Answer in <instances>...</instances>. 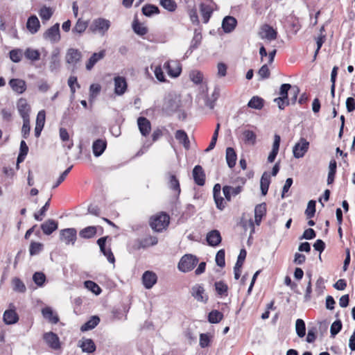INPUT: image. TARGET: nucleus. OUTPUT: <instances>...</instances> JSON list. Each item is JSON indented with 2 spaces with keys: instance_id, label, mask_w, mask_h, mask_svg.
<instances>
[{
  "instance_id": "obj_6",
  "label": "nucleus",
  "mask_w": 355,
  "mask_h": 355,
  "mask_svg": "<svg viewBox=\"0 0 355 355\" xmlns=\"http://www.w3.org/2000/svg\"><path fill=\"white\" fill-rule=\"evenodd\" d=\"M309 147V142L304 138H300V141L293 148L294 157L297 159L303 157L308 151Z\"/></svg>"
},
{
  "instance_id": "obj_1",
  "label": "nucleus",
  "mask_w": 355,
  "mask_h": 355,
  "mask_svg": "<svg viewBox=\"0 0 355 355\" xmlns=\"http://www.w3.org/2000/svg\"><path fill=\"white\" fill-rule=\"evenodd\" d=\"M180 98L175 94H168L164 98L162 110L168 115L177 112L180 107Z\"/></svg>"
},
{
  "instance_id": "obj_23",
  "label": "nucleus",
  "mask_w": 355,
  "mask_h": 355,
  "mask_svg": "<svg viewBox=\"0 0 355 355\" xmlns=\"http://www.w3.org/2000/svg\"><path fill=\"white\" fill-rule=\"evenodd\" d=\"M26 28L32 34H35L39 31L40 23L35 15H32L28 19Z\"/></svg>"
},
{
  "instance_id": "obj_49",
  "label": "nucleus",
  "mask_w": 355,
  "mask_h": 355,
  "mask_svg": "<svg viewBox=\"0 0 355 355\" xmlns=\"http://www.w3.org/2000/svg\"><path fill=\"white\" fill-rule=\"evenodd\" d=\"M85 286L88 290L91 291L96 295H99L101 293V288L100 286L96 284L95 282L88 280L85 282Z\"/></svg>"
},
{
  "instance_id": "obj_36",
  "label": "nucleus",
  "mask_w": 355,
  "mask_h": 355,
  "mask_svg": "<svg viewBox=\"0 0 355 355\" xmlns=\"http://www.w3.org/2000/svg\"><path fill=\"white\" fill-rule=\"evenodd\" d=\"M226 160L230 168H233L236 164V154L233 148L228 147L226 149Z\"/></svg>"
},
{
  "instance_id": "obj_59",
  "label": "nucleus",
  "mask_w": 355,
  "mask_h": 355,
  "mask_svg": "<svg viewBox=\"0 0 355 355\" xmlns=\"http://www.w3.org/2000/svg\"><path fill=\"white\" fill-rule=\"evenodd\" d=\"M50 198L48 200V201L45 203V205L40 209L38 214H34V218L35 220L38 221H41L42 220V218L41 216H43L45 215L46 211L48 210L50 205Z\"/></svg>"
},
{
  "instance_id": "obj_27",
  "label": "nucleus",
  "mask_w": 355,
  "mask_h": 355,
  "mask_svg": "<svg viewBox=\"0 0 355 355\" xmlns=\"http://www.w3.org/2000/svg\"><path fill=\"white\" fill-rule=\"evenodd\" d=\"M105 50H102L98 53H93L92 56L89 58L88 62L86 63V69L89 71L91 70L95 65V64L100 60L103 59L105 57Z\"/></svg>"
},
{
  "instance_id": "obj_8",
  "label": "nucleus",
  "mask_w": 355,
  "mask_h": 355,
  "mask_svg": "<svg viewBox=\"0 0 355 355\" xmlns=\"http://www.w3.org/2000/svg\"><path fill=\"white\" fill-rule=\"evenodd\" d=\"M191 295L198 302L207 303L208 301V295L205 293V290L202 284H196L191 289Z\"/></svg>"
},
{
  "instance_id": "obj_35",
  "label": "nucleus",
  "mask_w": 355,
  "mask_h": 355,
  "mask_svg": "<svg viewBox=\"0 0 355 355\" xmlns=\"http://www.w3.org/2000/svg\"><path fill=\"white\" fill-rule=\"evenodd\" d=\"M99 322L100 318L96 315H94L91 317V318L87 322L82 325L80 330L82 331L91 330L96 327L98 324Z\"/></svg>"
},
{
  "instance_id": "obj_33",
  "label": "nucleus",
  "mask_w": 355,
  "mask_h": 355,
  "mask_svg": "<svg viewBox=\"0 0 355 355\" xmlns=\"http://www.w3.org/2000/svg\"><path fill=\"white\" fill-rule=\"evenodd\" d=\"M270 183V176L267 172H264L261 176L260 187L262 195H266Z\"/></svg>"
},
{
  "instance_id": "obj_18",
  "label": "nucleus",
  "mask_w": 355,
  "mask_h": 355,
  "mask_svg": "<svg viewBox=\"0 0 355 355\" xmlns=\"http://www.w3.org/2000/svg\"><path fill=\"white\" fill-rule=\"evenodd\" d=\"M137 124L141 134L144 137L148 136L151 130L150 121L145 117L140 116L137 119Z\"/></svg>"
},
{
  "instance_id": "obj_39",
  "label": "nucleus",
  "mask_w": 355,
  "mask_h": 355,
  "mask_svg": "<svg viewBox=\"0 0 355 355\" xmlns=\"http://www.w3.org/2000/svg\"><path fill=\"white\" fill-rule=\"evenodd\" d=\"M264 101L259 96H253L248 103L249 107L261 110L263 107Z\"/></svg>"
},
{
  "instance_id": "obj_7",
  "label": "nucleus",
  "mask_w": 355,
  "mask_h": 355,
  "mask_svg": "<svg viewBox=\"0 0 355 355\" xmlns=\"http://www.w3.org/2000/svg\"><path fill=\"white\" fill-rule=\"evenodd\" d=\"M77 231L75 228H67L62 230L60 233V239L66 245H73L76 240Z\"/></svg>"
},
{
  "instance_id": "obj_48",
  "label": "nucleus",
  "mask_w": 355,
  "mask_h": 355,
  "mask_svg": "<svg viewBox=\"0 0 355 355\" xmlns=\"http://www.w3.org/2000/svg\"><path fill=\"white\" fill-rule=\"evenodd\" d=\"M53 10L49 7L43 6L39 12V15L42 20L48 21L51 19L53 15Z\"/></svg>"
},
{
  "instance_id": "obj_26",
  "label": "nucleus",
  "mask_w": 355,
  "mask_h": 355,
  "mask_svg": "<svg viewBox=\"0 0 355 355\" xmlns=\"http://www.w3.org/2000/svg\"><path fill=\"white\" fill-rule=\"evenodd\" d=\"M41 229L44 234L50 235L58 229V222L53 219H49L41 225Z\"/></svg>"
},
{
  "instance_id": "obj_57",
  "label": "nucleus",
  "mask_w": 355,
  "mask_h": 355,
  "mask_svg": "<svg viewBox=\"0 0 355 355\" xmlns=\"http://www.w3.org/2000/svg\"><path fill=\"white\" fill-rule=\"evenodd\" d=\"M33 279L37 286H42L46 280V276L42 272H36L33 276Z\"/></svg>"
},
{
  "instance_id": "obj_31",
  "label": "nucleus",
  "mask_w": 355,
  "mask_h": 355,
  "mask_svg": "<svg viewBox=\"0 0 355 355\" xmlns=\"http://www.w3.org/2000/svg\"><path fill=\"white\" fill-rule=\"evenodd\" d=\"M42 313L44 318L47 319L53 324H56L59 321L58 316L57 315H54L53 310L50 307H45L42 309Z\"/></svg>"
},
{
  "instance_id": "obj_51",
  "label": "nucleus",
  "mask_w": 355,
  "mask_h": 355,
  "mask_svg": "<svg viewBox=\"0 0 355 355\" xmlns=\"http://www.w3.org/2000/svg\"><path fill=\"white\" fill-rule=\"evenodd\" d=\"M23 53L21 49H16L10 51V58L14 62H19L21 60Z\"/></svg>"
},
{
  "instance_id": "obj_10",
  "label": "nucleus",
  "mask_w": 355,
  "mask_h": 355,
  "mask_svg": "<svg viewBox=\"0 0 355 355\" xmlns=\"http://www.w3.org/2000/svg\"><path fill=\"white\" fill-rule=\"evenodd\" d=\"M17 110L23 119H28L31 107L25 98H21L17 103Z\"/></svg>"
},
{
  "instance_id": "obj_9",
  "label": "nucleus",
  "mask_w": 355,
  "mask_h": 355,
  "mask_svg": "<svg viewBox=\"0 0 355 355\" xmlns=\"http://www.w3.org/2000/svg\"><path fill=\"white\" fill-rule=\"evenodd\" d=\"M43 37L52 43H56L60 40V24L56 23L48 28L43 35Z\"/></svg>"
},
{
  "instance_id": "obj_5",
  "label": "nucleus",
  "mask_w": 355,
  "mask_h": 355,
  "mask_svg": "<svg viewBox=\"0 0 355 355\" xmlns=\"http://www.w3.org/2000/svg\"><path fill=\"white\" fill-rule=\"evenodd\" d=\"M82 59V53L76 49L70 48L67 51L65 61L67 64L72 66L73 71L76 68V64Z\"/></svg>"
},
{
  "instance_id": "obj_64",
  "label": "nucleus",
  "mask_w": 355,
  "mask_h": 355,
  "mask_svg": "<svg viewBox=\"0 0 355 355\" xmlns=\"http://www.w3.org/2000/svg\"><path fill=\"white\" fill-rule=\"evenodd\" d=\"M214 201L216 205V207L220 210H223L225 207V203L224 202V199L221 196V194L214 196Z\"/></svg>"
},
{
  "instance_id": "obj_56",
  "label": "nucleus",
  "mask_w": 355,
  "mask_h": 355,
  "mask_svg": "<svg viewBox=\"0 0 355 355\" xmlns=\"http://www.w3.org/2000/svg\"><path fill=\"white\" fill-rule=\"evenodd\" d=\"M292 89V87L290 84H288V83H284V84H282L280 87V89H279V97L280 98H285L286 100H289L288 99V91L291 89V90Z\"/></svg>"
},
{
  "instance_id": "obj_3",
  "label": "nucleus",
  "mask_w": 355,
  "mask_h": 355,
  "mask_svg": "<svg viewBox=\"0 0 355 355\" xmlns=\"http://www.w3.org/2000/svg\"><path fill=\"white\" fill-rule=\"evenodd\" d=\"M198 262V259L196 256L185 254L181 258L178 263V269L183 272L191 271L197 265Z\"/></svg>"
},
{
  "instance_id": "obj_42",
  "label": "nucleus",
  "mask_w": 355,
  "mask_h": 355,
  "mask_svg": "<svg viewBox=\"0 0 355 355\" xmlns=\"http://www.w3.org/2000/svg\"><path fill=\"white\" fill-rule=\"evenodd\" d=\"M24 55L27 59L31 61H37L40 58V52L37 50H35L31 48L26 49Z\"/></svg>"
},
{
  "instance_id": "obj_46",
  "label": "nucleus",
  "mask_w": 355,
  "mask_h": 355,
  "mask_svg": "<svg viewBox=\"0 0 355 355\" xmlns=\"http://www.w3.org/2000/svg\"><path fill=\"white\" fill-rule=\"evenodd\" d=\"M169 187L175 191L178 194L180 193V183L175 175L170 174L169 176V182H168Z\"/></svg>"
},
{
  "instance_id": "obj_47",
  "label": "nucleus",
  "mask_w": 355,
  "mask_h": 355,
  "mask_svg": "<svg viewBox=\"0 0 355 355\" xmlns=\"http://www.w3.org/2000/svg\"><path fill=\"white\" fill-rule=\"evenodd\" d=\"M142 12L144 15L150 17L153 14L159 13V8L154 5H146L142 8Z\"/></svg>"
},
{
  "instance_id": "obj_30",
  "label": "nucleus",
  "mask_w": 355,
  "mask_h": 355,
  "mask_svg": "<svg viewBox=\"0 0 355 355\" xmlns=\"http://www.w3.org/2000/svg\"><path fill=\"white\" fill-rule=\"evenodd\" d=\"M106 148V141L103 139H97L92 146L93 153L96 157H98L104 152Z\"/></svg>"
},
{
  "instance_id": "obj_13",
  "label": "nucleus",
  "mask_w": 355,
  "mask_h": 355,
  "mask_svg": "<svg viewBox=\"0 0 355 355\" xmlns=\"http://www.w3.org/2000/svg\"><path fill=\"white\" fill-rule=\"evenodd\" d=\"M114 93L116 95H123L127 89V82L124 77L116 76L114 78Z\"/></svg>"
},
{
  "instance_id": "obj_15",
  "label": "nucleus",
  "mask_w": 355,
  "mask_h": 355,
  "mask_svg": "<svg viewBox=\"0 0 355 355\" xmlns=\"http://www.w3.org/2000/svg\"><path fill=\"white\" fill-rule=\"evenodd\" d=\"M193 177L194 182L199 186H203L205 183V174L202 167L200 165L196 166L193 169Z\"/></svg>"
},
{
  "instance_id": "obj_50",
  "label": "nucleus",
  "mask_w": 355,
  "mask_h": 355,
  "mask_svg": "<svg viewBox=\"0 0 355 355\" xmlns=\"http://www.w3.org/2000/svg\"><path fill=\"white\" fill-rule=\"evenodd\" d=\"M160 4L169 12L175 11L177 8V4L174 0H160Z\"/></svg>"
},
{
  "instance_id": "obj_44",
  "label": "nucleus",
  "mask_w": 355,
  "mask_h": 355,
  "mask_svg": "<svg viewBox=\"0 0 355 355\" xmlns=\"http://www.w3.org/2000/svg\"><path fill=\"white\" fill-rule=\"evenodd\" d=\"M12 285L13 287V290L16 292L24 293L26 290L24 284L20 279L17 277H15L12 279Z\"/></svg>"
},
{
  "instance_id": "obj_61",
  "label": "nucleus",
  "mask_w": 355,
  "mask_h": 355,
  "mask_svg": "<svg viewBox=\"0 0 355 355\" xmlns=\"http://www.w3.org/2000/svg\"><path fill=\"white\" fill-rule=\"evenodd\" d=\"M42 249V244L40 243L32 242L30 245V254L31 256L37 254Z\"/></svg>"
},
{
  "instance_id": "obj_41",
  "label": "nucleus",
  "mask_w": 355,
  "mask_h": 355,
  "mask_svg": "<svg viewBox=\"0 0 355 355\" xmlns=\"http://www.w3.org/2000/svg\"><path fill=\"white\" fill-rule=\"evenodd\" d=\"M215 289L217 293L220 296H227V285L223 282V281H219L215 282Z\"/></svg>"
},
{
  "instance_id": "obj_32",
  "label": "nucleus",
  "mask_w": 355,
  "mask_h": 355,
  "mask_svg": "<svg viewBox=\"0 0 355 355\" xmlns=\"http://www.w3.org/2000/svg\"><path fill=\"white\" fill-rule=\"evenodd\" d=\"M18 319V315L14 310H7L3 313V320L8 324L16 323Z\"/></svg>"
},
{
  "instance_id": "obj_38",
  "label": "nucleus",
  "mask_w": 355,
  "mask_h": 355,
  "mask_svg": "<svg viewBox=\"0 0 355 355\" xmlns=\"http://www.w3.org/2000/svg\"><path fill=\"white\" fill-rule=\"evenodd\" d=\"M158 242L156 236H148L139 241V248H146L150 246L155 245Z\"/></svg>"
},
{
  "instance_id": "obj_37",
  "label": "nucleus",
  "mask_w": 355,
  "mask_h": 355,
  "mask_svg": "<svg viewBox=\"0 0 355 355\" xmlns=\"http://www.w3.org/2000/svg\"><path fill=\"white\" fill-rule=\"evenodd\" d=\"M96 234V227L95 226H88L81 230L79 235L83 239L93 238Z\"/></svg>"
},
{
  "instance_id": "obj_45",
  "label": "nucleus",
  "mask_w": 355,
  "mask_h": 355,
  "mask_svg": "<svg viewBox=\"0 0 355 355\" xmlns=\"http://www.w3.org/2000/svg\"><path fill=\"white\" fill-rule=\"evenodd\" d=\"M132 28L134 31L139 35H144L148 32L147 28L137 20L133 21Z\"/></svg>"
},
{
  "instance_id": "obj_34",
  "label": "nucleus",
  "mask_w": 355,
  "mask_h": 355,
  "mask_svg": "<svg viewBox=\"0 0 355 355\" xmlns=\"http://www.w3.org/2000/svg\"><path fill=\"white\" fill-rule=\"evenodd\" d=\"M175 139L179 141L180 143L182 144L184 147L188 149L190 146V141L188 138L187 133L182 130H177L175 132Z\"/></svg>"
},
{
  "instance_id": "obj_43",
  "label": "nucleus",
  "mask_w": 355,
  "mask_h": 355,
  "mask_svg": "<svg viewBox=\"0 0 355 355\" xmlns=\"http://www.w3.org/2000/svg\"><path fill=\"white\" fill-rule=\"evenodd\" d=\"M295 331L300 338H302L306 334L305 322L302 319H297L295 322Z\"/></svg>"
},
{
  "instance_id": "obj_40",
  "label": "nucleus",
  "mask_w": 355,
  "mask_h": 355,
  "mask_svg": "<svg viewBox=\"0 0 355 355\" xmlns=\"http://www.w3.org/2000/svg\"><path fill=\"white\" fill-rule=\"evenodd\" d=\"M223 318V314L217 310H214L209 313L208 321L212 324L220 322Z\"/></svg>"
},
{
  "instance_id": "obj_2",
  "label": "nucleus",
  "mask_w": 355,
  "mask_h": 355,
  "mask_svg": "<svg viewBox=\"0 0 355 355\" xmlns=\"http://www.w3.org/2000/svg\"><path fill=\"white\" fill-rule=\"evenodd\" d=\"M169 216L165 213H160L150 218V225L156 232H162L166 229L169 224Z\"/></svg>"
},
{
  "instance_id": "obj_60",
  "label": "nucleus",
  "mask_w": 355,
  "mask_h": 355,
  "mask_svg": "<svg viewBox=\"0 0 355 355\" xmlns=\"http://www.w3.org/2000/svg\"><path fill=\"white\" fill-rule=\"evenodd\" d=\"M216 264L223 268L225 266V250H220L216 255Z\"/></svg>"
},
{
  "instance_id": "obj_54",
  "label": "nucleus",
  "mask_w": 355,
  "mask_h": 355,
  "mask_svg": "<svg viewBox=\"0 0 355 355\" xmlns=\"http://www.w3.org/2000/svg\"><path fill=\"white\" fill-rule=\"evenodd\" d=\"M190 79L196 84H200L202 81V73L197 70L191 71L189 73Z\"/></svg>"
},
{
  "instance_id": "obj_20",
  "label": "nucleus",
  "mask_w": 355,
  "mask_h": 355,
  "mask_svg": "<svg viewBox=\"0 0 355 355\" xmlns=\"http://www.w3.org/2000/svg\"><path fill=\"white\" fill-rule=\"evenodd\" d=\"M241 138L245 144L253 146L256 143L257 135L252 130H243Z\"/></svg>"
},
{
  "instance_id": "obj_52",
  "label": "nucleus",
  "mask_w": 355,
  "mask_h": 355,
  "mask_svg": "<svg viewBox=\"0 0 355 355\" xmlns=\"http://www.w3.org/2000/svg\"><path fill=\"white\" fill-rule=\"evenodd\" d=\"M87 27V23L86 21H84L81 20L80 19H79L77 21L72 31L74 33L80 34V33H83L85 31Z\"/></svg>"
},
{
  "instance_id": "obj_21",
  "label": "nucleus",
  "mask_w": 355,
  "mask_h": 355,
  "mask_svg": "<svg viewBox=\"0 0 355 355\" xmlns=\"http://www.w3.org/2000/svg\"><path fill=\"white\" fill-rule=\"evenodd\" d=\"M266 214V204L263 202L257 205L254 209V222L257 225H259L262 218Z\"/></svg>"
},
{
  "instance_id": "obj_12",
  "label": "nucleus",
  "mask_w": 355,
  "mask_h": 355,
  "mask_svg": "<svg viewBox=\"0 0 355 355\" xmlns=\"http://www.w3.org/2000/svg\"><path fill=\"white\" fill-rule=\"evenodd\" d=\"M259 35L262 39H266L268 40H274L277 38V31L270 26L264 24L261 26L259 32Z\"/></svg>"
},
{
  "instance_id": "obj_28",
  "label": "nucleus",
  "mask_w": 355,
  "mask_h": 355,
  "mask_svg": "<svg viewBox=\"0 0 355 355\" xmlns=\"http://www.w3.org/2000/svg\"><path fill=\"white\" fill-rule=\"evenodd\" d=\"M79 347L83 352L92 353L96 350V345L92 339H83L79 341Z\"/></svg>"
},
{
  "instance_id": "obj_4",
  "label": "nucleus",
  "mask_w": 355,
  "mask_h": 355,
  "mask_svg": "<svg viewBox=\"0 0 355 355\" xmlns=\"http://www.w3.org/2000/svg\"><path fill=\"white\" fill-rule=\"evenodd\" d=\"M110 27V21L104 18H98L92 21L90 26V30L92 32H98L101 35H104Z\"/></svg>"
},
{
  "instance_id": "obj_17",
  "label": "nucleus",
  "mask_w": 355,
  "mask_h": 355,
  "mask_svg": "<svg viewBox=\"0 0 355 355\" xmlns=\"http://www.w3.org/2000/svg\"><path fill=\"white\" fill-rule=\"evenodd\" d=\"M144 286L146 288H151L157 282V275L151 271H146L142 276Z\"/></svg>"
},
{
  "instance_id": "obj_53",
  "label": "nucleus",
  "mask_w": 355,
  "mask_h": 355,
  "mask_svg": "<svg viewBox=\"0 0 355 355\" xmlns=\"http://www.w3.org/2000/svg\"><path fill=\"white\" fill-rule=\"evenodd\" d=\"M315 213V201L311 200L308 202L305 214L308 218H311Z\"/></svg>"
},
{
  "instance_id": "obj_14",
  "label": "nucleus",
  "mask_w": 355,
  "mask_h": 355,
  "mask_svg": "<svg viewBox=\"0 0 355 355\" xmlns=\"http://www.w3.org/2000/svg\"><path fill=\"white\" fill-rule=\"evenodd\" d=\"M164 68L167 70L168 75L171 77H178L181 73V67L176 61L166 62L164 64Z\"/></svg>"
},
{
  "instance_id": "obj_22",
  "label": "nucleus",
  "mask_w": 355,
  "mask_h": 355,
  "mask_svg": "<svg viewBox=\"0 0 355 355\" xmlns=\"http://www.w3.org/2000/svg\"><path fill=\"white\" fill-rule=\"evenodd\" d=\"M60 67V53L58 51H54L51 57L49 62V69L51 72H56Z\"/></svg>"
},
{
  "instance_id": "obj_29",
  "label": "nucleus",
  "mask_w": 355,
  "mask_h": 355,
  "mask_svg": "<svg viewBox=\"0 0 355 355\" xmlns=\"http://www.w3.org/2000/svg\"><path fill=\"white\" fill-rule=\"evenodd\" d=\"M242 187L240 186L232 187L225 186L223 189V194L227 200L230 201L232 196H236L241 193Z\"/></svg>"
},
{
  "instance_id": "obj_62",
  "label": "nucleus",
  "mask_w": 355,
  "mask_h": 355,
  "mask_svg": "<svg viewBox=\"0 0 355 355\" xmlns=\"http://www.w3.org/2000/svg\"><path fill=\"white\" fill-rule=\"evenodd\" d=\"M211 336L209 334H201L200 335V346L205 348L209 346Z\"/></svg>"
},
{
  "instance_id": "obj_25",
  "label": "nucleus",
  "mask_w": 355,
  "mask_h": 355,
  "mask_svg": "<svg viewBox=\"0 0 355 355\" xmlns=\"http://www.w3.org/2000/svg\"><path fill=\"white\" fill-rule=\"evenodd\" d=\"M207 241L211 246H216L221 242V236L218 230H212L207 235Z\"/></svg>"
},
{
  "instance_id": "obj_63",
  "label": "nucleus",
  "mask_w": 355,
  "mask_h": 355,
  "mask_svg": "<svg viewBox=\"0 0 355 355\" xmlns=\"http://www.w3.org/2000/svg\"><path fill=\"white\" fill-rule=\"evenodd\" d=\"M46 114L44 110H40L36 119V125L37 126H40L44 128L45 123Z\"/></svg>"
},
{
  "instance_id": "obj_16",
  "label": "nucleus",
  "mask_w": 355,
  "mask_h": 355,
  "mask_svg": "<svg viewBox=\"0 0 355 355\" xmlns=\"http://www.w3.org/2000/svg\"><path fill=\"white\" fill-rule=\"evenodd\" d=\"M9 85L15 92L19 94L24 93L26 89V82L24 80L19 78H12L10 80Z\"/></svg>"
},
{
  "instance_id": "obj_55",
  "label": "nucleus",
  "mask_w": 355,
  "mask_h": 355,
  "mask_svg": "<svg viewBox=\"0 0 355 355\" xmlns=\"http://www.w3.org/2000/svg\"><path fill=\"white\" fill-rule=\"evenodd\" d=\"M342 329V322L340 320L334 322L330 328V333L332 337L337 335Z\"/></svg>"
},
{
  "instance_id": "obj_11",
  "label": "nucleus",
  "mask_w": 355,
  "mask_h": 355,
  "mask_svg": "<svg viewBox=\"0 0 355 355\" xmlns=\"http://www.w3.org/2000/svg\"><path fill=\"white\" fill-rule=\"evenodd\" d=\"M43 338L51 348L53 349H58L60 348V339L55 333L51 331L45 333Z\"/></svg>"
},
{
  "instance_id": "obj_19",
  "label": "nucleus",
  "mask_w": 355,
  "mask_h": 355,
  "mask_svg": "<svg viewBox=\"0 0 355 355\" xmlns=\"http://www.w3.org/2000/svg\"><path fill=\"white\" fill-rule=\"evenodd\" d=\"M214 8L211 3H202L200 5V11L203 22L207 24L213 12Z\"/></svg>"
},
{
  "instance_id": "obj_58",
  "label": "nucleus",
  "mask_w": 355,
  "mask_h": 355,
  "mask_svg": "<svg viewBox=\"0 0 355 355\" xmlns=\"http://www.w3.org/2000/svg\"><path fill=\"white\" fill-rule=\"evenodd\" d=\"M30 130H31L30 119H23L21 135L24 139H26L28 137V135L30 134Z\"/></svg>"
},
{
  "instance_id": "obj_24",
  "label": "nucleus",
  "mask_w": 355,
  "mask_h": 355,
  "mask_svg": "<svg viewBox=\"0 0 355 355\" xmlns=\"http://www.w3.org/2000/svg\"><path fill=\"white\" fill-rule=\"evenodd\" d=\"M236 24L237 21L234 17L227 16L223 20L222 27L225 33H230L235 28Z\"/></svg>"
}]
</instances>
